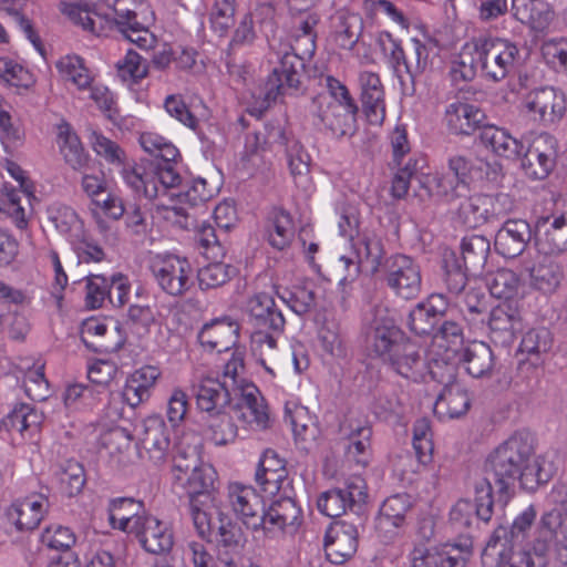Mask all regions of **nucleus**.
Listing matches in <instances>:
<instances>
[{
	"label": "nucleus",
	"mask_w": 567,
	"mask_h": 567,
	"mask_svg": "<svg viewBox=\"0 0 567 567\" xmlns=\"http://www.w3.org/2000/svg\"><path fill=\"white\" fill-rule=\"evenodd\" d=\"M320 16L316 12L300 14L295 20V42L280 58L279 65L274 69L266 82V99L276 101L280 95H298L303 92L306 79V61L316 51V27Z\"/></svg>",
	"instance_id": "obj_1"
},
{
	"label": "nucleus",
	"mask_w": 567,
	"mask_h": 567,
	"mask_svg": "<svg viewBox=\"0 0 567 567\" xmlns=\"http://www.w3.org/2000/svg\"><path fill=\"white\" fill-rule=\"evenodd\" d=\"M138 0H103L94 3L85 0L60 2V10L83 30L97 37L107 30L125 28L137 17Z\"/></svg>",
	"instance_id": "obj_2"
},
{
	"label": "nucleus",
	"mask_w": 567,
	"mask_h": 567,
	"mask_svg": "<svg viewBox=\"0 0 567 567\" xmlns=\"http://www.w3.org/2000/svg\"><path fill=\"white\" fill-rule=\"evenodd\" d=\"M533 445L527 434L516 433L499 444L486 461V471L494 476L499 493L513 487L522 468L533 455Z\"/></svg>",
	"instance_id": "obj_3"
},
{
	"label": "nucleus",
	"mask_w": 567,
	"mask_h": 567,
	"mask_svg": "<svg viewBox=\"0 0 567 567\" xmlns=\"http://www.w3.org/2000/svg\"><path fill=\"white\" fill-rule=\"evenodd\" d=\"M243 371V354L234 352L224 368V380L229 383L234 395L239 396L238 402L234 405V411L238 419L249 424L255 423L258 427L265 429L269 420L267 405L256 385L239 379Z\"/></svg>",
	"instance_id": "obj_4"
},
{
	"label": "nucleus",
	"mask_w": 567,
	"mask_h": 567,
	"mask_svg": "<svg viewBox=\"0 0 567 567\" xmlns=\"http://www.w3.org/2000/svg\"><path fill=\"white\" fill-rule=\"evenodd\" d=\"M249 322L256 328L251 336L254 351H274L277 348L275 334L285 330L286 319L274 298L268 293H257L247 302Z\"/></svg>",
	"instance_id": "obj_5"
},
{
	"label": "nucleus",
	"mask_w": 567,
	"mask_h": 567,
	"mask_svg": "<svg viewBox=\"0 0 567 567\" xmlns=\"http://www.w3.org/2000/svg\"><path fill=\"white\" fill-rule=\"evenodd\" d=\"M488 163L481 158H473L462 154H454L447 159V167L452 174L435 175L432 178V190L436 196L449 204L470 193V184L477 177Z\"/></svg>",
	"instance_id": "obj_6"
},
{
	"label": "nucleus",
	"mask_w": 567,
	"mask_h": 567,
	"mask_svg": "<svg viewBox=\"0 0 567 567\" xmlns=\"http://www.w3.org/2000/svg\"><path fill=\"white\" fill-rule=\"evenodd\" d=\"M368 497L365 481L360 476H352L346 482L344 487L321 493L317 499V507L320 513L331 518L340 517L350 511L357 516L355 520L363 524Z\"/></svg>",
	"instance_id": "obj_7"
},
{
	"label": "nucleus",
	"mask_w": 567,
	"mask_h": 567,
	"mask_svg": "<svg viewBox=\"0 0 567 567\" xmlns=\"http://www.w3.org/2000/svg\"><path fill=\"white\" fill-rule=\"evenodd\" d=\"M456 215L467 227L476 228L506 216L513 209V200L507 194L468 193L457 199Z\"/></svg>",
	"instance_id": "obj_8"
},
{
	"label": "nucleus",
	"mask_w": 567,
	"mask_h": 567,
	"mask_svg": "<svg viewBox=\"0 0 567 567\" xmlns=\"http://www.w3.org/2000/svg\"><path fill=\"white\" fill-rule=\"evenodd\" d=\"M475 42L485 78L499 82L514 71L519 59V50L514 42L503 38H477Z\"/></svg>",
	"instance_id": "obj_9"
},
{
	"label": "nucleus",
	"mask_w": 567,
	"mask_h": 567,
	"mask_svg": "<svg viewBox=\"0 0 567 567\" xmlns=\"http://www.w3.org/2000/svg\"><path fill=\"white\" fill-rule=\"evenodd\" d=\"M382 280L394 296L404 300L415 299L422 289L420 265L410 256L394 254L384 260Z\"/></svg>",
	"instance_id": "obj_10"
},
{
	"label": "nucleus",
	"mask_w": 567,
	"mask_h": 567,
	"mask_svg": "<svg viewBox=\"0 0 567 567\" xmlns=\"http://www.w3.org/2000/svg\"><path fill=\"white\" fill-rule=\"evenodd\" d=\"M358 111L359 107L354 100H348V102L343 103L333 102L331 96L324 93L317 94L311 101V113L336 137L354 134Z\"/></svg>",
	"instance_id": "obj_11"
},
{
	"label": "nucleus",
	"mask_w": 567,
	"mask_h": 567,
	"mask_svg": "<svg viewBox=\"0 0 567 567\" xmlns=\"http://www.w3.org/2000/svg\"><path fill=\"white\" fill-rule=\"evenodd\" d=\"M433 379L444 383L435 403L434 413L440 419H455L464 415L470 409V398L465 389L454 383L455 369L452 364L441 365L437 361L430 365Z\"/></svg>",
	"instance_id": "obj_12"
},
{
	"label": "nucleus",
	"mask_w": 567,
	"mask_h": 567,
	"mask_svg": "<svg viewBox=\"0 0 567 567\" xmlns=\"http://www.w3.org/2000/svg\"><path fill=\"white\" fill-rule=\"evenodd\" d=\"M494 512L493 487L487 478L475 483V502L458 499L450 511V525L456 532L472 527L474 520L488 523Z\"/></svg>",
	"instance_id": "obj_13"
},
{
	"label": "nucleus",
	"mask_w": 567,
	"mask_h": 567,
	"mask_svg": "<svg viewBox=\"0 0 567 567\" xmlns=\"http://www.w3.org/2000/svg\"><path fill=\"white\" fill-rule=\"evenodd\" d=\"M523 106L534 123L547 127L561 120L566 101L563 92L553 86H542L524 96Z\"/></svg>",
	"instance_id": "obj_14"
},
{
	"label": "nucleus",
	"mask_w": 567,
	"mask_h": 567,
	"mask_svg": "<svg viewBox=\"0 0 567 567\" xmlns=\"http://www.w3.org/2000/svg\"><path fill=\"white\" fill-rule=\"evenodd\" d=\"M152 274L163 291L181 297L193 285V268L185 258L175 255L157 257L151 265Z\"/></svg>",
	"instance_id": "obj_15"
},
{
	"label": "nucleus",
	"mask_w": 567,
	"mask_h": 567,
	"mask_svg": "<svg viewBox=\"0 0 567 567\" xmlns=\"http://www.w3.org/2000/svg\"><path fill=\"white\" fill-rule=\"evenodd\" d=\"M471 549L470 537H464L460 543L446 544L442 549L417 545L410 554L411 567H464Z\"/></svg>",
	"instance_id": "obj_16"
},
{
	"label": "nucleus",
	"mask_w": 567,
	"mask_h": 567,
	"mask_svg": "<svg viewBox=\"0 0 567 567\" xmlns=\"http://www.w3.org/2000/svg\"><path fill=\"white\" fill-rule=\"evenodd\" d=\"M138 449L141 456L156 466L166 462L171 452V432L159 415L147 416L142 422Z\"/></svg>",
	"instance_id": "obj_17"
},
{
	"label": "nucleus",
	"mask_w": 567,
	"mask_h": 567,
	"mask_svg": "<svg viewBox=\"0 0 567 567\" xmlns=\"http://www.w3.org/2000/svg\"><path fill=\"white\" fill-rule=\"evenodd\" d=\"M557 141L548 133L533 138L523 152L522 167L526 175L534 179L546 178L556 164Z\"/></svg>",
	"instance_id": "obj_18"
},
{
	"label": "nucleus",
	"mask_w": 567,
	"mask_h": 567,
	"mask_svg": "<svg viewBox=\"0 0 567 567\" xmlns=\"http://www.w3.org/2000/svg\"><path fill=\"white\" fill-rule=\"evenodd\" d=\"M411 509L412 501L408 494L392 495L382 503L374 528L383 543H390L400 535Z\"/></svg>",
	"instance_id": "obj_19"
},
{
	"label": "nucleus",
	"mask_w": 567,
	"mask_h": 567,
	"mask_svg": "<svg viewBox=\"0 0 567 567\" xmlns=\"http://www.w3.org/2000/svg\"><path fill=\"white\" fill-rule=\"evenodd\" d=\"M359 523L339 520L330 525L324 536L327 558L336 565L351 558L358 548Z\"/></svg>",
	"instance_id": "obj_20"
},
{
	"label": "nucleus",
	"mask_w": 567,
	"mask_h": 567,
	"mask_svg": "<svg viewBox=\"0 0 567 567\" xmlns=\"http://www.w3.org/2000/svg\"><path fill=\"white\" fill-rule=\"evenodd\" d=\"M228 503L248 528L257 530L262 527L266 509L262 498L252 487L238 483L230 484Z\"/></svg>",
	"instance_id": "obj_21"
},
{
	"label": "nucleus",
	"mask_w": 567,
	"mask_h": 567,
	"mask_svg": "<svg viewBox=\"0 0 567 567\" xmlns=\"http://www.w3.org/2000/svg\"><path fill=\"white\" fill-rule=\"evenodd\" d=\"M449 302L441 293H433L419 302L408 316L409 329L417 336L433 334L446 315Z\"/></svg>",
	"instance_id": "obj_22"
},
{
	"label": "nucleus",
	"mask_w": 567,
	"mask_h": 567,
	"mask_svg": "<svg viewBox=\"0 0 567 567\" xmlns=\"http://www.w3.org/2000/svg\"><path fill=\"white\" fill-rule=\"evenodd\" d=\"M302 511L292 496V492L282 494L265 511L262 529L266 532L280 530L295 534L302 524Z\"/></svg>",
	"instance_id": "obj_23"
},
{
	"label": "nucleus",
	"mask_w": 567,
	"mask_h": 567,
	"mask_svg": "<svg viewBox=\"0 0 567 567\" xmlns=\"http://www.w3.org/2000/svg\"><path fill=\"white\" fill-rule=\"evenodd\" d=\"M522 313L518 301H502L495 306L488 317L491 337L501 344H511L522 330Z\"/></svg>",
	"instance_id": "obj_24"
},
{
	"label": "nucleus",
	"mask_w": 567,
	"mask_h": 567,
	"mask_svg": "<svg viewBox=\"0 0 567 567\" xmlns=\"http://www.w3.org/2000/svg\"><path fill=\"white\" fill-rule=\"evenodd\" d=\"M535 244L544 255H558L567 251V215L542 217L535 227Z\"/></svg>",
	"instance_id": "obj_25"
},
{
	"label": "nucleus",
	"mask_w": 567,
	"mask_h": 567,
	"mask_svg": "<svg viewBox=\"0 0 567 567\" xmlns=\"http://www.w3.org/2000/svg\"><path fill=\"white\" fill-rule=\"evenodd\" d=\"M368 338L371 351L382 360L396 351L399 346L406 341L394 320L379 312L371 322Z\"/></svg>",
	"instance_id": "obj_26"
},
{
	"label": "nucleus",
	"mask_w": 567,
	"mask_h": 567,
	"mask_svg": "<svg viewBox=\"0 0 567 567\" xmlns=\"http://www.w3.org/2000/svg\"><path fill=\"white\" fill-rule=\"evenodd\" d=\"M534 234L526 220L508 219L495 235V249L506 258H515L525 251Z\"/></svg>",
	"instance_id": "obj_27"
},
{
	"label": "nucleus",
	"mask_w": 567,
	"mask_h": 567,
	"mask_svg": "<svg viewBox=\"0 0 567 567\" xmlns=\"http://www.w3.org/2000/svg\"><path fill=\"white\" fill-rule=\"evenodd\" d=\"M131 535H134L141 546L148 553L162 555L168 553L174 545L173 533L157 517L146 514Z\"/></svg>",
	"instance_id": "obj_28"
},
{
	"label": "nucleus",
	"mask_w": 567,
	"mask_h": 567,
	"mask_svg": "<svg viewBox=\"0 0 567 567\" xmlns=\"http://www.w3.org/2000/svg\"><path fill=\"white\" fill-rule=\"evenodd\" d=\"M363 113L372 125H381L385 118L384 87L379 74L363 71L359 74Z\"/></svg>",
	"instance_id": "obj_29"
},
{
	"label": "nucleus",
	"mask_w": 567,
	"mask_h": 567,
	"mask_svg": "<svg viewBox=\"0 0 567 567\" xmlns=\"http://www.w3.org/2000/svg\"><path fill=\"white\" fill-rule=\"evenodd\" d=\"M194 389L197 406L206 413V416L223 412L227 408L234 410V406L230 405L234 392L226 380L203 378Z\"/></svg>",
	"instance_id": "obj_30"
},
{
	"label": "nucleus",
	"mask_w": 567,
	"mask_h": 567,
	"mask_svg": "<svg viewBox=\"0 0 567 567\" xmlns=\"http://www.w3.org/2000/svg\"><path fill=\"white\" fill-rule=\"evenodd\" d=\"M484 111L467 102L456 101L447 105L445 121L447 127L456 135H471L486 125Z\"/></svg>",
	"instance_id": "obj_31"
},
{
	"label": "nucleus",
	"mask_w": 567,
	"mask_h": 567,
	"mask_svg": "<svg viewBox=\"0 0 567 567\" xmlns=\"http://www.w3.org/2000/svg\"><path fill=\"white\" fill-rule=\"evenodd\" d=\"M507 528L499 526L482 553L483 567H529L506 539Z\"/></svg>",
	"instance_id": "obj_32"
},
{
	"label": "nucleus",
	"mask_w": 567,
	"mask_h": 567,
	"mask_svg": "<svg viewBox=\"0 0 567 567\" xmlns=\"http://www.w3.org/2000/svg\"><path fill=\"white\" fill-rule=\"evenodd\" d=\"M458 362L473 378H492L495 373V355L491 347L483 341H473L456 351Z\"/></svg>",
	"instance_id": "obj_33"
},
{
	"label": "nucleus",
	"mask_w": 567,
	"mask_h": 567,
	"mask_svg": "<svg viewBox=\"0 0 567 567\" xmlns=\"http://www.w3.org/2000/svg\"><path fill=\"white\" fill-rule=\"evenodd\" d=\"M239 326L227 319H216L204 324L197 339L200 346L208 351H228L238 340Z\"/></svg>",
	"instance_id": "obj_34"
},
{
	"label": "nucleus",
	"mask_w": 567,
	"mask_h": 567,
	"mask_svg": "<svg viewBox=\"0 0 567 567\" xmlns=\"http://www.w3.org/2000/svg\"><path fill=\"white\" fill-rule=\"evenodd\" d=\"M107 334V326L96 319L84 321L81 340L85 347L96 353H113L122 349L126 342V334L122 327L113 329V341L102 340Z\"/></svg>",
	"instance_id": "obj_35"
},
{
	"label": "nucleus",
	"mask_w": 567,
	"mask_h": 567,
	"mask_svg": "<svg viewBox=\"0 0 567 567\" xmlns=\"http://www.w3.org/2000/svg\"><path fill=\"white\" fill-rule=\"evenodd\" d=\"M147 513L143 503L132 497H118L110 501L109 520L113 528L132 534Z\"/></svg>",
	"instance_id": "obj_36"
},
{
	"label": "nucleus",
	"mask_w": 567,
	"mask_h": 567,
	"mask_svg": "<svg viewBox=\"0 0 567 567\" xmlns=\"http://www.w3.org/2000/svg\"><path fill=\"white\" fill-rule=\"evenodd\" d=\"M514 18L536 32H543L554 20V11L545 0H512Z\"/></svg>",
	"instance_id": "obj_37"
},
{
	"label": "nucleus",
	"mask_w": 567,
	"mask_h": 567,
	"mask_svg": "<svg viewBox=\"0 0 567 567\" xmlns=\"http://www.w3.org/2000/svg\"><path fill=\"white\" fill-rule=\"evenodd\" d=\"M269 138L285 147L290 174L296 183H298V179L306 178L310 172V155L301 143L293 137H289L280 127L272 128L269 132Z\"/></svg>",
	"instance_id": "obj_38"
},
{
	"label": "nucleus",
	"mask_w": 567,
	"mask_h": 567,
	"mask_svg": "<svg viewBox=\"0 0 567 567\" xmlns=\"http://www.w3.org/2000/svg\"><path fill=\"white\" fill-rule=\"evenodd\" d=\"M47 505L48 501L42 496L27 497L13 503L7 515L19 532L33 530L42 520Z\"/></svg>",
	"instance_id": "obj_39"
},
{
	"label": "nucleus",
	"mask_w": 567,
	"mask_h": 567,
	"mask_svg": "<svg viewBox=\"0 0 567 567\" xmlns=\"http://www.w3.org/2000/svg\"><path fill=\"white\" fill-rule=\"evenodd\" d=\"M482 144L494 154L507 159L519 158L524 152L522 141L512 136L506 130L486 124L480 133Z\"/></svg>",
	"instance_id": "obj_40"
},
{
	"label": "nucleus",
	"mask_w": 567,
	"mask_h": 567,
	"mask_svg": "<svg viewBox=\"0 0 567 567\" xmlns=\"http://www.w3.org/2000/svg\"><path fill=\"white\" fill-rule=\"evenodd\" d=\"M363 31V20L358 13L338 10L332 17V38L344 50H352Z\"/></svg>",
	"instance_id": "obj_41"
},
{
	"label": "nucleus",
	"mask_w": 567,
	"mask_h": 567,
	"mask_svg": "<svg viewBox=\"0 0 567 567\" xmlns=\"http://www.w3.org/2000/svg\"><path fill=\"white\" fill-rule=\"evenodd\" d=\"M383 361L389 363L396 373L413 380H417L422 375L424 368V360L419 347L409 340L399 346L396 351Z\"/></svg>",
	"instance_id": "obj_42"
},
{
	"label": "nucleus",
	"mask_w": 567,
	"mask_h": 567,
	"mask_svg": "<svg viewBox=\"0 0 567 567\" xmlns=\"http://www.w3.org/2000/svg\"><path fill=\"white\" fill-rule=\"evenodd\" d=\"M564 277L563 266L547 257L534 264L529 269L530 286L545 295L554 293L559 288Z\"/></svg>",
	"instance_id": "obj_43"
},
{
	"label": "nucleus",
	"mask_w": 567,
	"mask_h": 567,
	"mask_svg": "<svg viewBox=\"0 0 567 567\" xmlns=\"http://www.w3.org/2000/svg\"><path fill=\"white\" fill-rule=\"evenodd\" d=\"M56 142L64 162L70 167L80 171L87 166L89 154L70 124L64 122L58 125Z\"/></svg>",
	"instance_id": "obj_44"
},
{
	"label": "nucleus",
	"mask_w": 567,
	"mask_h": 567,
	"mask_svg": "<svg viewBox=\"0 0 567 567\" xmlns=\"http://www.w3.org/2000/svg\"><path fill=\"white\" fill-rule=\"evenodd\" d=\"M341 429L347 432L349 437L348 455L355 460L362 466L369 463L368 450L370 449V440L372 429L365 421L347 420Z\"/></svg>",
	"instance_id": "obj_45"
},
{
	"label": "nucleus",
	"mask_w": 567,
	"mask_h": 567,
	"mask_svg": "<svg viewBox=\"0 0 567 567\" xmlns=\"http://www.w3.org/2000/svg\"><path fill=\"white\" fill-rule=\"evenodd\" d=\"M267 240L271 247L284 250L295 237V227L290 214L281 208H274L267 219Z\"/></svg>",
	"instance_id": "obj_46"
},
{
	"label": "nucleus",
	"mask_w": 567,
	"mask_h": 567,
	"mask_svg": "<svg viewBox=\"0 0 567 567\" xmlns=\"http://www.w3.org/2000/svg\"><path fill=\"white\" fill-rule=\"evenodd\" d=\"M551 549H554V528H548L542 517L537 535L530 546L517 553L529 567H548Z\"/></svg>",
	"instance_id": "obj_47"
},
{
	"label": "nucleus",
	"mask_w": 567,
	"mask_h": 567,
	"mask_svg": "<svg viewBox=\"0 0 567 567\" xmlns=\"http://www.w3.org/2000/svg\"><path fill=\"white\" fill-rule=\"evenodd\" d=\"M491 250L489 240L481 235H471L462 239L461 255L466 270L476 276L483 270Z\"/></svg>",
	"instance_id": "obj_48"
},
{
	"label": "nucleus",
	"mask_w": 567,
	"mask_h": 567,
	"mask_svg": "<svg viewBox=\"0 0 567 567\" xmlns=\"http://www.w3.org/2000/svg\"><path fill=\"white\" fill-rule=\"evenodd\" d=\"M216 476L217 474L213 466L200 463V465L186 477V481L182 483L187 491L189 499L210 501Z\"/></svg>",
	"instance_id": "obj_49"
},
{
	"label": "nucleus",
	"mask_w": 567,
	"mask_h": 567,
	"mask_svg": "<svg viewBox=\"0 0 567 567\" xmlns=\"http://www.w3.org/2000/svg\"><path fill=\"white\" fill-rule=\"evenodd\" d=\"M218 192L219 185L217 182L208 181L205 177H196L190 182H185L184 188L173 193L172 196H176L182 203L196 206L212 199Z\"/></svg>",
	"instance_id": "obj_50"
},
{
	"label": "nucleus",
	"mask_w": 567,
	"mask_h": 567,
	"mask_svg": "<svg viewBox=\"0 0 567 567\" xmlns=\"http://www.w3.org/2000/svg\"><path fill=\"white\" fill-rule=\"evenodd\" d=\"M354 248L359 261L369 265L372 275L380 274L384 269L385 251L380 238L363 236L354 245Z\"/></svg>",
	"instance_id": "obj_51"
},
{
	"label": "nucleus",
	"mask_w": 567,
	"mask_h": 567,
	"mask_svg": "<svg viewBox=\"0 0 567 567\" xmlns=\"http://www.w3.org/2000/svg\"><path fill=\"white\" fill-rule=\"evenodd\" d=\"M478 69H481V63L478 62L477 44L474 39L462 48L458 59L452 63L451 75L455 81H472Z\"/></svg>",
	"instance_id": "obj_52"
},
{
	"label": "nucleus",
	"mask_w": 567,
	"mask_h": 567,
	"mask_svg": "<svg viewBox=\"0 0 567 567\" xmlns=\"http://www.w3.org/2000/svg\"><path fill=\"white\" fill-rule=\"evenodd\" d=\"M277 296L297 315L303 316L317 306L316 291L308 286H293L291 290L276 291Z\"/></svg>",
	"instance_id": "obj_53"
},
{
	"label": "nucleus",
	"mask_w": 567,
	"mask_h": 567,
	"mask_svg": "<svg viewBox=\"0 0 567 567\" xmlns=\"http://www.w3.org/2000/svg\"><path fill=\"white\" fill-rule=\"evenodd\" d=\"M491 296L504 301H518L515 297L519 289V278L511 269H498L488 280Z\"/></svg>",
	"instance_id": "obj_54"
},
{
	"label": "nucleus",
	"mask_w": 567,
	"mask_h": 567,
	"mask_svg": "<svg viewBox=\"0 0 567 567\" xmlns=\"http://www.w3.org/2000/svg\"><path fill=\"white\" fill-rule=\"evenodd\" d=\"M121 175L124 182L136 193L148 199L159 197V188L155 181H151V174H143L136 165L127 161L121 165Z\"/></svg>",
	"instance_id": "obj_55"
},
{
	"label": "nucleus",
	"mask_w": 567,
	"mask_h": 567,
	"mask_svg": "<svg viewBox=\"0 0 567 567\" xmlns=\"http://www.w3.org/2000/svg\"><path fill=\"white\" fill-rule=\"evenodd\" d=\"M210 439L216 445H226L237 436V426L231 416L225 411L205 417Z\"/></svg>",
	"instance_id": "obj_56"
},
{
	"label": "nucleus",
	"mask_w": 567,
	"mask_h": 567,
	"mask_svg": "<svg viewBox=\"0 0 567 567\" xmlns=\"http://www.w3.org/2000/svg\"><path fill=\"white\" fill-rule=\"evenodd\" d=\"M56 69L61 76L75 84L80 90L86 89L91 84V76L83 64V60L78 55H66L56 62Z\"/></svg>",
	"instance_id": "obj_57"
},
{
	"label": "nucleus",
	"mask_w": 567,
	"mask_h": 567,
	"mask_svg": "<svg viewBox=\"0 0 567 567\" xmlns=\"http://www.w3.org/2000/svg\"><path fill=\"white\" fill-rule=\"evenodd\" d=\"M543 523L548 528H554V551L556 559L567 567V515L545 513Z\"/></svg>",
	"instance_id": "obj_58"
},
{
	"label": "nucleus",
	"mask_w": 567,
	"mask_h": 567,
	"mask_svg": "<svg viewBox=\"0 0 567 567\" xmlns=\"http://www.w3.org/2000/svg\"><path fill=\"white\" fill-rule=\"evenodd\" d=\"M151 181H155L159 188V196H172L184 188V182L175 169L174 164L166 162L165 164H157L154 172L151 174Z\"/></svg>",
	"instance_id": "obj_59"
},
{
	"label": "nucleus",
	"mask_w": 567,
	"mask_h": 567,
	"mask_svg": "<svg viewBox=\"0 0 567 567\" xmlns=\"http://www.w3.org/2000/svg\"><path fill=\"white\" fill-rule=\"evenodd\" d=\"M140 144L145 152L173 164L178 156V150L166 138L156 133H143L140 136Z\"/></svg>",
	"instance_id": "obj_60"
},
{
	"label": "nucleus",
	"mask_w": 567,
	"mask_h": 567,
	"mask_svg": "<svg viewBox=\"0 0 567 567\" xmlns=\"http://www.w3.org/2000/svg\"><path fill=\"white\" fill-rule=\"evenodd\" d=\"M467 272L465 266L454 252L446 254L444 257V281L451 293L460 295L464 291L467 284Z\"/></svg>",
	"instance_id": "obj_61"
},
{
	"label": "nucleus",
	"mask_w": 567,
	"mask_h": 567,
	"mask_svg": "<svg viewBox=\"0 0 567 567\" xmlns=\"http://www.w3.org/2000/svg\"><path fill=\"white\" fill-rule=\"evenodd\" d=\"M236 275V268L224 262L209 264L198 271L199 286L204 289L217 288Z\"/></svg>",
	"instance_id": "obj_62"
},
{
	"label": "nucleus",
	"mask_w": 567,
	"mask_h": 567,
	"mask_svg": "<svg viewBox=\"0 0 567 567\" xmlns=\"http://www.w3.org/2000/svg\"><path fill=\"white\" fill-rule=\"evenodd\" d=\"M553 344L551 333L546 328L528 330L522 338L519 351L527 355L539 357L550 350Z\"/></svg>",
	"instance_id": "obj_63"
},
{
	"label": "nucleus",
	"mask_w": 567,
	"mask_h": 567,
	"mask_svg": "<svg viewBox=\"0 0 567 567\" xmlns=\"http://www.w3.org/2000/svg\"><path fill=\"white\" fill-rule=\"evenodd\" d=\"M256 482L268 495L292 492L291 481L288 478V471H256Z\"/></svg>",
	"instance_id": "obj_64"
}]
</instances>
